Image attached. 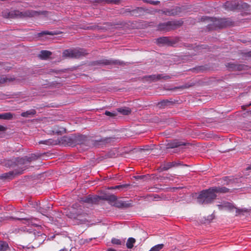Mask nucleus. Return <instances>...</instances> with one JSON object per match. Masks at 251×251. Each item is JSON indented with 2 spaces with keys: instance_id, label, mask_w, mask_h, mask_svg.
I'll return each mask as SVG.
<instances>
[{
  "instance_id": "393cba45",
  "label": "nucleus",
  "mask_w": 251,
  "mask_h": 251,
  "mask_svg": "<svg viewBox=\"0 0 251 251\" xmlns=\"http://www.w3.org/2000/svg\"><path fill=\"white\" fill-rule=\"evenodd\" d=\"M179 41L178 38H170L168 37V40L166 45L174 47Z\"/></svg>"
},
{
  "instance_id": "aec40b11",
  "label": "nucleus",
  "mask_w": 251,
  "mask_h": 251,
  "mask_svg": "<svg viewBox=\"0 0 251 251\" xmlns=\"http://www.w3.org/2000/svg\"><path fill=\"white\" fill-rule=\"evenodd\" d=\"M174 104V102L171 100H164L160 102H159L157 104V105L161 108H164L167 106H170Z\"/></svg>"
},
{
  "instance_id": "680f3d73",
  "label": "nucleus",
  "mask_w": 251,
  "mask_h": 251,
  "mask_svg": "<svg viewBox=\"0 0 251 251\" xmlns=\"http://www.w3.org/2000/svg\"><path fill=\"white\" fill-rule=\"evenodd\" d=\"M2 64H3V63H2V62H0V65H2Z\"/></svg>"
},
{
  "instance_id": "f704fd0d",
  "label": "nucleus",
  "mask_w": 251,
  "mask_h": 251,
  "mask_svg": "<svg viewBox=\"0 0 251 251\" xmlns=\"http://www.w3.org/2000/svg\"><path fill=\"white\" fill-rule=\"evenodd\" d=\"M164 247V244L156 245L152 247L149 251H159Z\"/></svg>"
},
{
  "instance_id": "ea45409f",
  "label": "nucleus",
  "mask_w": 251,
  "mask_h": 251,
  "mask_svg": "<svg viewBox=\"0 0 251 251\" xmlns=\"http://www.w3.org/2000/svg\"><path fill=\"white\" fill-rule=\"evenodd\" d=\"M144 1L146 3H149L153 5H156L160 3L159 1H154L152 0H144Z\"/></svg>"
},
{
  "instance_id": "052dcab7",
  "label": "nucleus",
  "mask_w": 251,
  "mask_h": 251,
  "mask_svg": "<svg viewBox=\"0 0 251 251\" xmlns=\"http://www.w3.org/2000/svg\"><path fill=\"white\" fill-rule=\"evenodd\" d=\"M77 206V204H73V208H75V206Z\"/></svg>"
},
{
  "instance_id": "20e7f679",
  "label": "nucleus",
  "mask_w": 251,
  "mask_h": 251,
  "mask_svg": "<svg viewBox=\"0 0 251 251\" xmlns=\"http://www.w3.org/2000/svg\"><path fill=\"white\" fill-rule=\"evenodd\" d=\"M211 24H208L207 28L209 30H216L220 28H223L232 25V22L228 19H216L211 18Z\"/></svg>"
},
{
  "instance_id": "13d9d810",
  "label": "nucleus",
  "mask_w": 251,
  "mask_h": 251,
  "mask_svg": "<svg viewBox=\"0 0 251 251\" xmlns=\"http://www.w3.org/2000/svg\"><path fill=\"white\" fill-rule=\"evenodd\" d=\"M50 72H54V73H56V71L55 70H51V71Z\"/></svg>"
},
{
  "instance_id": "6e6d98bb",
  "label": "nucleus",
  "mask_w": 251,
  "mask_h": 251,
  "mask_svg": "<svg viewBox=\"0 0 251 251\" xmlns=\"http://www.w3.org/2000/svg\"><path fill=\"white\" fill-rule=\"evenodd\" d=\"M59 251H68V250L66 248H64L63 249L59 250Z\"/></svg>"
},
{
  "instance_id": "4468645a",
  "label": "nucleus",
  "mask_w": 251,
  "mask_h": 251,
  "mask_svg": "<svg viewBox=\"0 0 251 251\" xmlns=\"http://www.w3.org/2000/svg\"><path fill=\"white\" fill-rule=\"evenodd\" d=\"M16 167H18L19 169L25 167L26 169L27 168V164H29L27 160V156H25L24 157H17L16 158Z\"/></svg>"
},
{
  "instance_id": "c03bdc74",
  "label": "nucleus",
  "mask_w": 251,
  "mask_h": 251,
  "mask_svg": "<svg viewBox=\"0 0 251 251\" xmlns=\"http://www.w3.org/2000/svg\"><path fill=\"white\" fill-rule=\"evenodd\" d=\"M113 138L112 137H106L103 139H101L100 140L101 142H102L104 143H110L113 139Z\"/></svg>"
},
{
  "instance_id": "de8ad7c7",
  "label": "nucleus",
  "mask_w": 251,
  "mask_h": 251,
  "mask_svg": "<svg viewBox=\"0 0 251 251\" xmlns=\"http://www.w3.org/2000/svg\"><path fill=\"white\" fill-rule=\"evenodd\" d=\"M193 85L192 84H185L184 85H183L182 86H181L180 87L181 88H183V89H185V88H188L191 86H192Z\"/></svg>"
},
{
  "instance_id": "c85d7f7f",
  "label": "nucleus",
  "mask_w": 251,
  "mask_h": 251,
  "mask_svg": "<svg viewBox=\"0 0 251 251\" xmlns=\"http://www.w3.org/2000/svg\"><path fill=\"white\" fill-rule=\"evenodd\" d=\"M4 166L6 167L13 168L16 167V159L15 160H8L4 163Z\"/></svg>"
},
{
  "instance_id": "58836bf2",
  "label": "nucleus",
  "mask_w": 251,
  "mask_h": 251,
  "mask_svg": "<svg viewBox=\"0 0 251 251\" xmlns=\"http://www.w3.org/2000/svg\"><path fill=\"white\" fill-rule=\"evenodd\" d=\"M102 199H103V200H109V201H117V197L113 195L108 196L106 198H104L102 197Z\"/></svg>"
},
{
  "instance_id": "e433bc0d",
  "label": "nucleus",
  "mask_w": 251,
  "mask_h": 251,
  "mask_svg": "<svg viewBox=\"0 0 251 251\" xmlns=\"http://www.w3.org/2000/svg\"><path fill=\"white\" fill-rule=\"evenodd\" d=\"M204 67L203 66H198L195 68L192 69V71L193 72L195 73H199L201 72H203L204 70Z\"/></svg>"
},
{
  "instance_id": "5701e85b",
  "label": "nucleus",
  "mask_w": 251,
  "mask_h": 251,
  "mask_svg": "<svg viewBox=\"0 0 251 251\" xmlns=\"http://www.w3.org/2000/svg\"><path fill=\"white\" fill-rule=\"evenodd\" d=\"M117 111L124 115H128L131 113V110L128 107H120L117 109Z\"/></svg>"
},
{
  "instance_id": "bb28decb",
  "label": "nucleus",
  "mask_w": 251,
  "mask_h": 251,
  "mask_svg": "<svg viewBox=\"0 0 251 251\" xmlns=\"http://www.w3.org/2000/svg\"><path fill=\"white\" fill-rule=\"evenodd\" d=\"M39 144H46L47 145H56L57 144V142L56 140H54L51 139H49L46 140H42L39 142Z\"/></svg>"
},
{
  "instance_id": "1a4fd4ad",
  "label": "nucleus",
  "mask_w": 251,
  "mask_h": 251,
  "mask_svg": "<svg viewBox=\"0 0 251 251\" xmlns=\"http://www.w3.org/2000/svg\"><path fill=\"white\" fill-rule=\"evenodd\" d=\"M224 209H227L229 211H231L233 209H236V214L235 216H237L241 214H243L244 213H247L248 212V210L247 208H239L236 207L233 203L228 202V201H223Z\"/></svg>"
},
{
  "instance_id": "4be33fe9",
  "label": "nucleus",
  "mask_w": 251,
  "mask_h": 251,
  "mask_svg": "<svg viewBox=\"0 0 251 251\" xmlns=\"http://www.w3.org/2000/svg\"><path fill=\"white\" fill-rule=\"evenodd\" d=\"M15 78L14 77H8L5 75L0 76V85L3 84L7 82H10L13 81Z\"/></svg>"
},
{
  "instance_id": "09e8293b",
  "label": "nucleus",
  "mask_w": 251,
  "mask_h": 251,
  "mask_svg": "<svg viewBox=\"0 0 251 251\" xmlns=\"http://www.w3.org/2000/svg\"><path fill=\"white\" fill-rule=\"evenodd\" d=\"M146 177V176H135L136 179H141Z\"/></svg>"
},
{
  "instance_id": "37998d69",
  "label": "nucleus",
  "mask_w": 251,
  "mask_h": 251,
  "mask_svg": "<svg viewBox=\"0 0 251 251\" xmlns=\"http://www.w3.org/2000/svg\"><path fill=\"white\" fill-rule=\"evenodd\" d=\"M129 185L128 184H123V185H116L114 187H111V189H119L121 188H127Z\"/></svg>"
},
{
  "instance_id": "4d7b16f0",
  "label": "nucleus",
  "mask_w": 251,
  "mask_h": 251,
  "mask_svg": "<svg viewBox=\"0 0 251 251\" xmlns=\"http://www.w3.org/2000/svg\"><path fill=\"white\" fill-rule=\"evenodd\" d=\"M204 45H201L200 47H201V48H202V49H206V48H205V47H204Z\"/></svg>"
},
{
  "instance_id": "6e6552de",
  "label": "nucleus",
  "mask_w": 251,
  "mask_h": 251,
  "mask_svg": "<svg viewBox=\"0 0 251 251\" xmlns=\"http://www.w3.org/2000/svg\"><path fill=\"white\" fill-rule=\"evenodd\" d=\"M101 199H102L101 196L89 195L87 196L80 198L79 201L81 203H87L88 204H97Z\"/></svg>"
},
{
  "instance_id": "2f4dec72",
  "label": "nucleus",
  "mask_w": 251,
  "mask_h": 251,
  "mask_svg": "<svg viewBox=\"0 0 251 251\" xmlns=\"http://www.w3.org/2000/svg\"><path fill=\"white\" fill-rule=\"evenodd\" d=\"M152 197L153 200L155 201L158 200H166L168 198L164 194H161L160 195L158 194H152Z\"/></svg>"
},
{
  "instance_id": "72a5a7b5",
  "label": "nucleus",
  "mask_w": 251,
  "mask_h": 251,
  "mask_svg": "<svg viewBox=\"0 0 251 251\" xmlns=\"http://www.w3.org/2000/svg\"><path fill=\"white\" fill-rule=\"evenodd\" d=\"M41 155L39 154L32 153L31 154L30 156H27V160L29 163L32 161L37 159Z\"/></svg>"
},
{
  "instance_id": "c756f323",
  "label": "nucleus",
  "mask_w": 251,
  "mask_h": 251,
  "mask_svg": "<svg viewBox=\"0 0 251 251\" xmlns=\"http://www.w3.org/2000/svg\"><path fill=\"white\" fill-rule=\"evenodd\" d=\"M9 250L8 243L5 241H0V251H7Z\"/></svg>"
},
{
  "instance_id": "cd10ccee",
  "label": "nucleus",
  "mask_w": 251,
  "mask_h": 251,
  "mask_svg": "<svg viewBox=\"0 0 251 251\" xmlns=\"http://www.w3.org/2000/svg\"><path fill=\"white\" fill-rule=\"evenodd\" d=\"M36 113L35 109H30L25 112H22L21 114V116L23 117H28L30 115H34Z\"/></svg>"
},
{
  "instance_id": "f3484780",
  "label": "nucleus",
  "mask_w": 251,
  "mask_h": 251,
  "mask_svg": "<svg viewBox=\"0 0 251 251\" xmlns=\"http://www.w3.org/2000/svg\"><path fill=\"white\" fill-rule=\"evenodd\" d=\"M114 205L119 208H126L132 206V204L126 201H117L115 202Z\"/></svg>"
},
{
  "instance_id": "b1692460",
  "label": "nucleus",
  "mask_w": 251,
  "mask_h": 251,
  "mask_svg": "<svg viewBox=\"0 0 251 251\" xmlns=\"http://www.w3.org/2000/svg\"><path fill=\"white\" fill-rule=\"evenodd\" d=\"M161 75H159V74L157 75H146L144 76V78L146 79L147 80L156 81L160 80V77Z\"/></svg>"
},
{
  "instance_id": "423d86ee",
  "label": "nucleus",
  "mask_w": 251,
  "mask_h": 251,
  "mask_svg": "<svg viewBox=\"0 0 251 251\" xmlns=\"http://www.w3.org/2000/svg\"><path fill=\"white\" fill-rule=\"evenodd\" d=\"M183 22L181 21H169L161 23L158 25V29L160 30L169 31L181 26Z\"/></svg>"
},
{
  "instance_id": "dca6fc26",
  "label": "nucleus",
  "mask_w": 251,
  "mask_h": 251,
  "mask_svg": "<svg viewBox=\"0 0 251 251\" xmlns=\"http://www.w3.org/2000/svg\"><path fill=\"white\" fill-rule=\"evenodd\" d=\"M180 12L181 8L177 6L171 9H165L162 11V13L167 16H176Z\"/></svg>"
},
{
  "instance_id": "603ef678",
  "label": "nucleus",
  "mask_w": 251,
  "mask_h": 251,
  "mask_svg": "<svg viewBox=\"0 0 251 251\" xmlns=\"http://www.w3.org/2000/svg\"><path fill=\"white\" fill-rule=\"evenodd\" d=\"M246 54L249 57H251V51L247 52Z\"/></svg>"
},
{
  "instance_id": "7c9ffc66",
  "label": "nucleus",
  "mask_w": 251,
  "mask_h": 251,
  "mask_svg": "<svg viewBox=\"0 0 251 251\" xmlns=\"http://www.w3.org/2000/svg\"><path fill=\"white\" fill-rule=\"evenodd\" d=\"M136 240L134 238L130 237L127 239L126 243V247L128 249H132L134 246V244L135 243Z\"/></svg>"
},
{
  "instance_id": "9d476101",
  "label": "nucleus",
  "mask_w": 251,
  "mask_h": 251,
  "mask_svg": "<svg viewBox=\"0 0 251 251\" xmlns=\"http://www.w3.org/2000/svg\"><path fill=\"white\" fill-rule=\"evenodd\" d=\"M26 170V168H22L19 169H15L13 171H9L8 173L2 174L0 177L2 179H12L15 176L23 174L24 171Z\"/></svg>"
},
{
  "instance_id": "39448f33",
  "label": "nucleus",
  "mask_w": 251,
  "mask_h": 251,
  "mask_svg": "<svg viewBox=\"0 0 251 251\" xmlns=\"http://www.w3.org/2000/svg\"><path fill=\"white\" fill-rule=\"evenodd\" d=\"M86 54V50L83 49H68L63 52V56L70 58H78Z\"/></svg>"
},
{
  "instance_id": "f257e3e1",
  "label": "nucleus",
  "mask_w": 251,
  "mask_h": 251,
  "mask_svg": "<svg viewBox=\"0 0 251 251\" xmlns=\"http://www.w3.org/2000/svg\"><path fill=\"white\" fill-rule=\"evenodd\" d=\"M40 12L32 10H27L20 11L17 10H9L5 9L2 12V15L4 18L9 19H24L33 17L39 15Z\"/></svg>"
},
{
  "instance_id": "a878e982",
  "label": "nucleus",
  "mask_w": 251,
  "mask_h": 251,
  "mask_svg": "<svg viewBox=\"0 0 251 251\" xmlns=\"http://www.w3.org/2000/svg\"><path fill=\"white\" fill-rule=\"evenodd\" d=\"M13 114L10 112L0 114V119L11 120L13 117Z\"/></svg>"
},
{
  "instance_id": "bf43d9fd",
  "label": "nucleus",
  "mask_w": 251,
  "mask_h": 251,
  "mask_svg": "<svg viewBox=\"0 0 251 251\" xmlns=\"http://www.w3.org/2000/svg\"><path fill=\"white\" fill-rule=\"evenodd\" d=\"M247 169L248 170H251V165L248 167Z\"/></svg>"
},
{
  "instance_id": "5fc2aeb1",
  "label": "nucleus",
  "mask_w": 251,
  "mask_h": 251,
  "mask_svg": "<svg viewBox=\"0 0 251 251\" xmlns=\"http://www.w3.org/2000/svg\"><path fill=\"white\" fill-rule=\"evenodd\" d=\"M107 251H117L113 249H108Z\"/></svg>"
},
{
  "instance_id": "9b49d317",
  "label": "nucleus",
  "mask_w": 251,
  "mask_h": 251,
  "mask_svg": "<svg viewBox=\"0 0 251 251\" xmlns=\"http://www.w3.org/2000/svg\"><path fill=\"white\" fill-rule=\"evenodd\" d=\"M224 7L227 10L233 11L240 9L241 5L238 1L234 0L225 2L224 4Z\"/></svg>"
},
{
  "instance_id": "864d4df0",
  "label": "nucleus",
  "mask_w": 251,
  "mask_h": 251,
  "mask_svg": "<svg viewBox=\"0 0 251 251\" xmlns=\"http://www.w3.org/2000/svg\"><path fill=\"white\" fill-rule=\"evenodd\" d=\"M19 220H24L26 221H29L30 220V218H24L22 219H19Z\"/></svg>"
},
{
  "instance_id": "49530a36",
  "label": "nucleus",
  "mask_w": 251,
  "mask_h": 251,
  "mask_svg": "<svg viewBox=\"0 0 251 251\" xmlns=\"http://www.w3.org/2000/svg\"><path fill=\"white\" fill-rule=\"evenodd\" d=\"M159 75H161L160 77V80L161 79H163L164 80H167V79L171 78V77L169 75H164L163 74H159Z\"/></svg>"
},
{
  "instance_id": "c9c22d12",
  "label": "nucleus",
  "mask_w": 251,
  "mask_h": 251,
  "mask_svg": "<svg viewBox=\"0 0 251 251\" xmlns=\"http://www.w3.org/2000/svg\"><path fill=\"white\" fill-rule=\"evenodd\" d=\"M167 40L168 37H162L157 39V42L158 44L166 45Z\"/></svg>"
},
{
  "instance_id": "f03ea898",
  "label": "nucleus",
  "mask_w": 251,
  "mask_h": 251,
  "mask_svg": "<svg viewBox=\"0 0 251 251\" xmlns=\"http://www.w3.org/2000/svg\"><path fill=\"white\" fill-rule=\"evenodd\" d=\"M68 145L75 146L77 145H83L86 146V149L90 146V140L89 138L84 135L78 134L74 135L71 137H65L64 140Z\"/></svg>"
},
{
  "instance_id": "412c9836",
  "label": "nucleus",
  "mask_w": 251,
  "mask_h": 251,
  "mask_svg": "<svg viewBox=\"0 0 251 251\" xmlns=\"http://www.w3.org/2000/svg\"><path fill=\"white\" fill-rule=\"evenodd\" d=\"M51 54L52 53L51 51L46 50H43L40 51V53L39 54V57L42 59H47Z\"/></svg>"
},
{
  "instance_id": "f8f14e48",
  "label": "nucleus",
  "mask_w": 251,
  "mask_h": 251,
  "mask_svg": "<svg viewBox=\"0 0 251 251\" xmlns=\"http://www.w3.org/2000/svg\"><path fill=\"white\" fill-rule=\"evenodd\" d=\"M226 67L229 71H242L247 70V66L244 64H236L232 63H228Z\"/></svg>"
},
{
  "instance_id": "ddd939ff",
  "label": "nucleus",
  "mask_w": 251,
  "mask_h": 251,
  "mask_svg": "<svg viewBox=\"0 0 251 251\" xmlns=\"http://www.w3.org/2000/svg\"><path fill=\"white\" fill-rule=\"evenodd\" d=\"M179 165H180V163L179 162H176L173 161L172 162H166L161 165V166L158 169V170L159 172L167 171L173 167H177Z\"/></svg>"
},
{
  "instance_id": "a19ab883",
  "label": "nucleus",
  "mask_w": 251,
  "mask_h": 251,
  "mask_svg": "<svg viewBox=\"0 0 251 251\" xmlns=\"http://www.w3.org/2000/svg\"><path fill=\"white\" fill-rule=\"evenodd\" d=\"M111 243L113 244L118 245H122L123 243L122 242L120 239L115 238L112 239Z\"/></svg>"
},
{
  "instance_id": "a211bd4d",
  "label": "nucleus",
  "mask_w": 251,
  "mask_h": 251,
  "mask_svg": "<svg viewBox=\"0 0 251 251\" xmlns=\"http://www.w3.org/2000/svg\"><path fill=\"white\" fill-rule=\"evenodd\" d=\"M51 134L54 135H61L66 133V129L63 127H59L55 126L53 127V129L50 131Z\"/></svg>"
},
{
  "instance_id": "0eeeda50",
  "label": "nucleus",
  "mask_w": 251,
  "mask_h": 251,
  "mask_svg": "<svg viewBox=\"0 0 251 251\" xmlns=\"http://www.w3.org/2000/svg\"><path fill=\"white\" fill-rule=\"evenodd\" d=\"M95 65H100L102 66H123L125 64L123 61L119 60L110 59H102L97 60L95 62Z\"/></svg>"
},
{
  "instance_id": "79ce46f5",
  "label": "nucleus",
  "mask_w": 251,
  "mask_h": 251,
  "mask_svg": "<svg viewBox=\"0 0 251 251\" xmlns=\"http://www.w3.org/2000/svg\"><path fill=\"white\" fill-rule=\"evenodd\" d=\"M39 34L41 35H56L57 33L54 31H44L39 33Z\"/></svg>"
},
{
  "instance_id": "4c0bfd02",
  "label": "nucleus",
  "mask_w": 251,
  "mask_h": 251,
  "mask_svg": "<svg viewBox=\"0 0 251 251\" xmlns=\"http://www.w3.org/2000/svg\"><path fill=\"white\" fill-rule=\"evenodd\" d=\"M105 115L107 116L111 117H114L117 115V113L116 111L110 112L108 111H106L104 113Z\"/></svg>"
},
{
  "instance_id": "2eb2a0df",
  "label": "nucleus",
  "mask_w": 251,
  "mask_h": 251,
  "mask_svg": "<svg viewBox=\"0 0 251 251\" xmlns=\"http://www.w3.org/2000/svg\"><path fill=\"white\" fill-rule=\"evenodd\" d=\"M187 143L179 141L178 140H174L168 142L166 145L167 149H173L178 148L181 146H185Z\"/></svg>"
},
{
  "instance_id": "a18cd8bd",
  "label": "nucleus",
  "mask_w": 251,
  "mask_h": 251,
  "mask_svg": "<svg viewBox=\"0 0 251 251\" xmlns=\"http://www.w3.org/2000/svg\"><path fill=\"white\" fill-rule=\"evenodd\" d=\"M222 180L225 181L224 184L228 185L229 184L230 179L228 176H225L222 178Z\"/></svg>"
},
{
  "instance_id": "3c124183",
  "label": "nucleus",
  "mask_w": 251,
  "mask_h": 251,
  "mask_svg": "<svg viewBox=\"0 0 251 251\" xmlns=\"http://www.w3.org/2000/svg\"><path fill=\"white\" fill-rule=\"evenodd\" d=\"M6 130V128L3 126L0 125V131H4Z\"/></svg>"
},
{
  "instance_id": "7ed1b4c3",
  "label": "nucleus",
  "mask_w": 251,
  "mask_h": 251,
  "mask_svg": "<svg viewBox=\"0 0 251 251\" xmlns=\"http://www.w3.org/2000/svg\"><path fill=\"white\" fill-rule=\"evenodd\" d=\"M212 188L201 191L199 194L197 201L200 204H209L216 199L217 194H215Z\"/></svg>"
},
{
  "instance_id": "6ab92c4d",
  "label": "nucleus",
  "mask_w": 251,
  "mask_h": 251,
  "mask_svg": "<svg viewBox=\"0 0 251 251\" xmlns=\"http://www.w3.org/2000/svg\"><path fill=\"white\" fill-rule=\"evenodd\" d=\"M215 194L217 193H226L229 192V189L226 187L214 186L212 187Z\"/></svg>"
},
{
  "instance_id": "e2e57ef3",
  "label": "nucleus",
  "mask_w": 251,
  "mask_h": 251,
  "mask_svg": "<svg viewBox=\"0 0 251 251\" xmlns=\"http://www.w3.org/2000/svg\"><path fill=\"white\" fill-rule=\"evenodd\" d=\"M249 105H251V102L249 104Z\"/></svg>"
},
{
  "instance_id": "8fccbe9b",
  "label": "nucleus",
  "mask_w": 251,
  "mask_h": 251,
  "mask_svg": "<svg viewBox=\"0 0 251 251\" xmlns=\"http://www.w3.org/2000/svg\"><path fill=\"white\" fill-rule=\"evenodd\" d=\"M217 206L219 209L220 210L224 209L223 202L222 203V204L217 205Z\"/></svg>"
},
{
  "instance_id": "473e14b6",
  "label": "nucleus",
  "mask_w": 251,
  "mask_h": 251,
  "mask_svg": "<svg viewBox=\"0 0 251 251\" xmlns=\"http://www.w3.org/2000/svg\"><path fill=\"white\" fill-rule=\"evenodd\" d=\"M98 2L106 4H118L120 0H98Z\"/></svg>"
}]
</instances>
